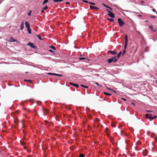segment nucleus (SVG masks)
<instances>
[{
  "label": "nucleus",
  "mask_w": 157,
  "mask_h": 157,
  "mask_svg": "<svg viewBox=\"0 0 157 157\" xmlns=\"http://www.w3.org/2000/svg\"><path fill=\"white\" fill-rule=\"evenodd\" d=\"M70 84L73 86H74L75 87H76V88H78V86H79V85L78 84H74L73 83H72V82H70Z\"/></svg>",
  "instance_id": "9d476101"
},
{
  "label": "nucleus",
  "mask_w": 157,
  "mask_h": 157,
  "mask_svg": "<svg viewBox=\"0 0 157 157\" xmlns=\"http://www.w3.org/2000/svg\"><path fill=\"white\" fill-rule=\"evenodd\" d=\"M23 109H24V110H26V109H26V108H23Z\"/></svg>",
  "instance_id": "3c124183"
},
{
  "label": "nucleus",
  "mask_w": 157,
  "mask_h": 157,
  "mask_svg": "<svg viewBox=\"0 0 157 157\" xmlns=\"http://www.w3.org/2000/svg\"><path fill=\"white\" fill-rule=\"evenodd\" d=\"M27 29L29 34H30L31 33V29L30 28Z\"/></svg>",
  "instance_id": "dca6fc26"
},
{
  "label": "nucleus",
  "mask_w": 157,
  "mask_h": 157,
  "mask_svg": "<svg viewBox=\"0 0 157 157\" xmlns=\"http://www.w3.org/2000/svg\"><path fill=\"white\" fill-rule=\"evenodd\" d=\"M150 17L151 18H155V16L151 15L150 16Z\"/></svg>",
  "instance_id": "ea45409f"
},
{
  "label": "nucleus",
  "mask_w": 157,
  "mask_h": 157,
  "mask_svg": "<svg viewBox=\"0 0 157 157\" xmlns=\"http://www.w3.org/2000/svg\"><path fill=\"white\" fill-rule=\"evenodd\" d=\"M105 131L106 132V133H107L108 135L109 134V131L108 128H106Z\"/></svg>",
  "instance_id": "6ab92c4d"
},
{
  "label": "nucleus",
  "mask_w": 157,
  "mask_h": 157,
  "mask_svg": "<svg viewBox=\"0 0 157 157\" xmlns=\"http://www.w3.org/2000/svg\"><path fill=\"white\" fill-rule=\"evenodd\" d=\"M125 44H124V49H126L128 44V36L127 35H126L125 36Z\"/></svg>",
  "instance_id": "20e7f679"
},
{
  "label": "nucleus",
  "mask_w": 157,
  "mask_h": 157,
  "mask_svg": "<svg viewBox=\"0 0 157 157\" xmlns=\"http://www.w3.org/2000/svg\"><path fill=\"white\" fill-rule=\"evenodd\" d=\"M108 52H109V53H111L113 55H115L117 54V53L115 52L112 51H108Z\"/></svg>",
  "instance_id": "2eb2a0df"
},
{
  "label": "nucleus",
  "mask_w": 157,
  "mask_h": 157,
  "mask_svg": "<svg viewBox=\"0 0 157 157\" xmlns=\"http://www.w3.org/2000/svg\"><path fill=\"white\" fill-rule=\"evenodd\" d=\"M126 49H124V50H123L122 53V55H124L126 53Z\"/></svg>",
  "instance_id": "b1692460"
},
{
  "label": "nucleus",
  "mask_w": 157,
  "mask_h": 157,
  "mask_svg": "<svg viewBox=\"0 0 157 157\" xmlns=\"http://www.w3.org/2000/svg\"><path fill=\"white\" fill-rule=\"evenodd\" d=\"M143 154L144 156H146L148 154L147 151L146 149L144 150L143 151Z\"/></svg>",
  "instance_id": "6e6552de"
},
{
  "label": "nucleus",
  "mask_w": 157,
  "mask_h": 157,
  "mask_svg": "<svg viewBox=\"0 0 157 157\" xmlns=\"http://www.w3.org/2000/svg\"><path fill=\"white\" fill-rule=\"evenodd\" d=\"M118 21L120 26L121 27L124 24V22L120 18L118 19Z\"/></svg>",
  "instance_id": "7ed1b4c3"
},
{
  "label": "nucleus",
  "mask_w": 157,
  "mask_h": 157,
  "mask_svg": "<svg viewBox=\"0 0 157 157\" xmlns=\"http://www.w3.org/2000/svg\"><path fill=\"white\" fill-rule=\"evenodd\" d=\"M24 81H25L29 82H30L31 83H32V81L31 80H25V79Z\"/></svg>",
  "instance_id": "cd10ccee"
},
{
  "label": "nucleus",
  "mask_w": 157,
  "mask_h": 157,
  "mask_svg": "<svg viewBox=\"0 0 157 157\" xmlns=\"http://www.w3.org/2000/svg\"><path fill=\"white\" fill-rule=\"evenodd\" d=\"M49 51L51 52H53V51L52 50H49Z\"/></svg>",
  "instance_id": "de8ad7c7"
},
{
  "label": "nucleus",
  "mask_w": 157,
  "mask_h": 157,
  "mask_svg": "<svg viewBox=\"0 0 157 157\" xmlns=\"http://www.w3.org/2000/svg\"><path fill=\"white\" fill-rule=\"evenodd\" d=\"M145 117L151 120L155 119L156 118V116L155 115H153L152 114H146Z\"/></svg>",
  "instance_id": "f257e3e1"
},
{
  "label": "nucleus",
  "mask_w": 157,
  "mask_h": 157,
  "mask_svg": "<svg viewBox=\"0 0 157 157\" xmlns=\"http://www.w3.org/2000/svg\"><path fill=\"white\" fill-rule=\"evenodd\" d=\"M79 157H85V155L82 154H80L79 155Z\"/></svg>",
  "instance_id": "bb28decb"
},
{
  "label": "nucleus",
  "mask_w": 157,
  "mask_h": 157,
  "mask_svg": "<svg viewBox=\"0 0 157 157\" xmlns=\"http://www.w3.org/2000/svg\"><path fill=\"white\" fill-rule=\"evenodd\" d=\"M48 74L49 75H54V73H48Z\"/></svg>",
  "instance_id": "f704fd0d"
},
{
  "label": "nucleus",
  "mask_w": 157,
  "mask_h": 157,
  "mask_svg": "<svg viewBox=\"0 0 157 157\" xmlns=\"http://www.w3.org/2000/svg\"><path fill=\"white\" fill-rule=\"evenodd\" d=\"M89 3L90 4H91V5H95V3H93V2H89Z\"/></svg>",
  "instance_id": "7c9ffc66"
},
{
  "label": "nucleus",
  "mask_w": 157,
  "mask_h": 157,
  "mask_svg": "<svg viewBox=\"0 0 157 157\" xmlns=\"http://www.w3.org/2000/svg\"><path fill=\"white\" fill-rule=\"evenodd\" d=\"M14 122L15 123H18V120H14Z\"/></svg>",
  "instance_id": "58836bf2"
},
{
  "label": "nucleus",
  "mask_w": 157,
  "mask_h": 157,
  "mask_svg": "<svg viewBox=\"0 0 157 157\" xmlns=\"http://www.w3.org/2000/svg\"><path fill=\"white\" fill-rule=\"evenodd\" d=\"M141 2H142V3H144V2L143 1H141Z\"/></svg>",
  "instance_id": "864d4df0"
},
{
  "label": "nucleus",
  "mask_w": 157,
  "mask_h": 157,
  "mask_svg": "<svg viewBox=\"0 0 157 157\" xmlns=\"http://www.w3.org/2000/svg\"><path fill=\"white\" fill-rule=\"evenodd\" d=\"M121 99L124 101H126V100L124 98H121Z\"/></svg>",
  "instance_id": "c03bdc74"
},
{
  "label": "nucleus",
  "mask_w": 157,
  "mask_h": 157,
  "mask_svg": "<svg viewBox=\"0 0 157 157\" xmlns=\"http://www.w3.org/2000/svg\"><path fill=\"white\" fill-rule=\"evenodd\" d=\"M112 126L113 127H115L116 126V125L115 124H113L112 123Z\"/></svg>",
  "instance_id": "c9c22d12"
},
{
  "label": "nucleus",
  "mask_w": 157,
  "mask_h": 157,
  "mask_svg": "<svg viewBox=\"0 0 157 157\" xmlns=\"http://www.w3.org/2000/svg\"><path fill=\"white\" fill-rule=\"evenodd\" d=\"M138 17H141V15H138Z\"/></svg>",
  "instance_id": "603ef678"
},
{
  "label": "nucleus",
  "mask_w": 157,
  "mask_h": 157,
  "mask_svg": "<svg viewBox=\"0 0 157 157\" xmlns=\"http://www.w3.org/2000/svg\"><path fill=\"white\" fill-rule=\"evenodd\" d=\"M132 105H135L134 104V103H132Z\"/></svg>",
  "instance_id": "6e6d98bb"
},
{
  "label": "nucleus",
  "mask_w": 157,
  "mask_h": 157,
  "mask_svg": "<svg viewBox=\"0 0 157 157\" xmlns=\"http://www.w3.org/2000/svg\"><path fill=\"white\" fill-rule=\"evenodd\" d=\"M48 8V7L47 6H45L43 8V10H46Z\"/></svg>",
  "instance_id": "2f4dec72"
},
{
  "label": "nucleus",
  "mask_w": 157,
  "mask_h": 157,
  "mask_svg": "<svg viewBox=\"0 0 157 157\" xmlns=\"http://www.w3.org/2000/svg\"><path fill=\"white\" fill-rule=\"evenodd\" d=\"M44 113L45 115H47L49 112V110L45 108H42Z\"/></svg>",
  "instance_id": "39448f33"
},
{
  "label": "nucleus",
  "mask_w": 157,
  "mask_h": 157,
  "mask_svg": "<svg viewBox=\"0 0 157 157\" xmlns=\"http://www.w3.org/2000/svg\"><path fill=\"white\" fill-rule=\"evenodd\" d=\"M152 10L154 12H155L157 13V12H156V10L154 9H152Z\"/></svg>",
  "instance_id": "a19ab883"
},
{
  "label": "nucleus",
  "mask_w": 157,
  "mask_h": 157,
  "mask_svg": "<svg viewBox=\"0 0 157 157\" xmlns=\"http://www.w3.org/2000/svg\"><path fill=\"white\" fill-rule=\"evenodd\" d=\"M48 2V0H44L43 2V5H44L45 4L47 3Z\"/></svg>",
  "instance_id": "5701e85b"
},
{
  "label": "nucleus",
  "mask_w": 157,
  "mask_h": 157,
  "mask_svg": "<svg viewBox=\"0 0 157 157\" xmlns=\"http://www.w3.org/2000/svg\"><path fill=\"white\" fill-rule=\"evenodd\" d=\"M25 73H28V72H25Z\"/></svg>",
  "instance_id": "4d7b16f0"
},
{
  "label": "nucleus",
  "mask_w": 157,
  "mask_h": 157,
  "mask_svg": "<svg viewBox=\"0 0 157 157\" xmlns=\"http://www.w3.org/2000/svg\"><path fill=\"white\" fill-rule=\"evenodd\" d=\"M28 14L29 16H30L31 15V12L28 13Z\"/></svg>",
  "instance_id": "79ce46f5"
},
{
  "label": "nucleus",
  "mask_w": 157,
  "mask_h": 157,
  "mask_svg": "<svg viewBox=\"0 0 157 157\" xmlns=\"http://www.w3.org/2000/svg\"><path fill=\"white\" fill-rule=\"evenodd\" d=\"M63 0H53L54 2H60L62 1Z\"/></svg>",
  "instance_id": "4be33fe9"
},
{
  "label": "nucleus",
  "mask_w": 157,
  "mask_h": 157,
  "mask_svg": "<svg viewBox=\"0 0 157 157\" xmlns=\"http://www.w3.org/2000/svg\"><path fill=\"white\" fill-rule=\"evenodd\" d=\"M106 10L109 13V12H111V11H110L108 9H106Z\"/></svg>",
  "instance_id": "a18cd8bd"
},
{
  "label": "nucleus",
  "mask_w": 157,
  "mask_h": 157,
  "mask_svg": "<svg viewBox=\"0 0 157 157\" xmlns=\"http://www.w3.org/2000/svg\"><path fill=\"white\" fill-rule=\"evenodd\" d=\"M65 3L67 4H70V3L68 2H66Z\"/></svg>",
  "instance_id": "49530a36"
},
{
  "label": "nucleus",
  "mask_w": 157,
  "mask_h": 157,
  "mask_svg": "<svg viewBox=\"0 0 157 157\" xmlns=\"http://www.w3.org/2000/svg\"><path fill=\"white\" fill-rule=\"evenodd\" d=\"M79 59L80 60H84L85 59H87L85 58L80 57L79 58Z\"/></svg>",
  "instance_id": "c756f323"
},
{
  "label": "nucleus",
  "mask_w": 157,
  "mask_h": 157,
  "mask_svg": "<svg viewBox=\"0 0 157 157\" xmlns=\"http://www.w3.org/2000/svg\"><path fill=\"white\" fill-rule=\"evenodd\" d=\"M88 118L90 119H91V117H92V116L90 114H88Z\"/></svg>",
  "instance_id": "473e14b6"
},
{
  "label": "nucleus",
  "mask_w": 157,
  "mask_h": 157,
  "mask_svg": "<svg viewBox=\"0 0 157 157\" xmlns=\"http://www.w3.org/2000/svg\"><path fill=\"white\" fill-rule=\"evenodd\" d=\"M122 54V52H120L117 55V57L118 58H119L120 57V55Z\"/></svg>",
  "instance_id": "412c9836"
},
{
  "label": "nucleus",
  "mask_w": 157,
  "mask_h": 157,
  "mask_svg": "<svg viewBox=\"0 0 157 157\" xmlns=\"http://www.w3.org/2000/svg\"><path fill=\"white\" fill-rule=\"evenodd\" d=\"M103 4V5L104 6H105V7H107V8H108V7H109V6H107L105 4H104L103 3V4Z\"/></svg>",
  "instance_id": "4c0bfd02"
},
{
  "label": "nucleus",
  "mask_w": 157,
  "mask_h": 157,
  "mask_svg": "<svg viewBox=\"0 0 157 157\" xmlns=\"http://www.w3.org/2000/svg\"><path fill=\"white\" fill-rule=\"evenodd\" d=\"M96 121L97 122H98V123H99V121H100V120H99V119H98V118H97V119H96Z\"/></svg>",
  "instance_id": "e433bc0d"
},
{
  "label": "nucleus",
  "mask_w": 157,
  "mask_h": 157,
  "mask_svg": "<svg viewBox=\"0 0 157 157\" xmlns=\"http://www.w3.org/2000/svg\"><path fill=\"white\" fill-rule=\"evenodd\" d=\"M44 10H43V9L41 11V13H43L44 12Z\"/></svg>",
  "instance_id": "09e8293b"
},
{
  "label": "nucleus",
  "mask_w": 157,
  "mask_h": 157,
  "mask_svg": "<svg viewBox=\"0 0 157 157\" xmlns=\"http://www.w3.org/2000/svg\"><path fill=\"white\" fill-rule=\"evenodd\" d=\"M149 27L150 29H151V30L153 32H155L156 30V29L154 28L152 26H149Z\"/></svg>",
  "instance_id": "ddd939ff"
},
{
  "label": "nucleus",
  "mask_w": 157,
  "mask_h": 157,
  "mask_svg": "<svg viewBox=\"0 0 157 157\" xmlns=\"http://www.w3.org/2000/svg\"><path fill=\"white\" fill-rule=\"evenodd\" d=\"M0 152H1V151H0Z\"/></svg>",
  "instance_id": "bf43d9fd"
},
{
  "label": "nucleus",
  "mask_w": 157,
  "mask_h": 157,
  "mask_svg": "<svg viewBox=\"0 0 157 157\" xmlns=\"http://www.w3.org/2000/svg\"><path fill=\"white\" fill-rule=\"evenodd\" d=\"M54 75H55V76H59V77H62V75H61L58 74H56V73H54Z\"/></svg>",
  "instance_id": "f3484780"
},
{
  "label": "nucleus",
  "mask_w": 157,
  "mask_h": 157,
  "mask_svg": "<svg viewBox=\"0 0 157 157\" xmlns=\"http://www.w3.org/2000/svg\"><path fill=\"white\" fill-rule=\"evenodd\" d=\"M96 85H98V83H96Z\"/></svg>",
  "instance_id": "5fc2aeb1"
},
{
  "label": "nucleus",
  "mask_w": 157,
  "mask_h": 157,
  "mask_svg": "<svg viewBox=\"0 0 157 157\" xmlns=\"http://www.w3.org/2000/svg\"><path fill=\"white\" fill-rule=\"evenodd\" d=\"M116 56H114L112 58H111L110 59H108L107 60V61L108 62V63H111L112 61H113L114 63L116 62L117 60V59H116Z\"/></svg>",
  "instance_id": "f03ea898"
},
{
  "label": "nucleus",
  "mask_w": 157,
  "mask_h": 157,
  "mask_svg": "<svg viewBox=\"0 0 157 157\" xmlns=\"http://www.w3.org/2000/svg\"><path fill=\"white\" fill-rule=\"evenodd\" d=\"M87 60L88 61H89L90 60L89 59H87Z\"/></svg>",
  "instance_id": "13d9d810"
},
{
  "label": "nucleus",
  "mask_w": 157,
  "mask_h": 157,
  "mask_svg": "<svg viewBox=\"0 0 157 157\" xmlns=\"http://www.w3.org/2000/svg\"><path fill=\"white\" fill-rule=\"evenodd\" d=\"M151 111H149V110H147L146 111V112H151Z\"/></svg>",
  "instance_id": "8fccbe9b"
},
{
  "label": "nucleus",
  "mask_w": 157,
  "mask_h": 157,
  "mask_svg": "<svg viewBox=\"0 0 157 157\" xmlns=\"http://www.w3.org/2000/svg\"><path fill=\"white\" fill-rule=\"evenodd\" d=\"M50 48H52V49H53L54 50H55L56 49V48L55 47H54L52 46H50Z\"/></svg>",
  "instance_id": "393cba45"
},
{
  "label": "nucleus",
  "mask_w": 157,
  "mask_h": 157,
  "mask_svg": "<svg viewBox=\"0 0 157 157\" xmlns=\"http://www.w3.org/2000/svg\"><path fill=\"white\" fill-rule=\"evenodd\" d=\"M104 94L105 95H107L108 96H110L111 95V94L110 93H107L106 92H104Z\"/></svg>",
  "instance_id": "a211bd4d"
},
{
  "label": "nucleus",
  "mask_w": 157,
  "mask_h": 157,
  "mask_svg": "<svg viewBox=\"0 0 157 157\" xmlns=\"http://www.w3.org/2000/svg\"><path fill=\"white\" fill-rule=\"evenodd\" d=\"M8 41L10 42H13L16 41V40L14 39L13 37H11L9 39Z\"/></svg>",
  "instance_id": "4468645a"
},
{
  "label": "nucleus",
  "mask_w": 157,
  "mask_h": 157,
  "mask_svg": "<svg viewBox=\"0 0 157 157\" xmlns=\"http://www.w3.org/2000/svg\"><path fill=\"white\" fill-rule=\"evenodd\" d=\"M81 86H82V87H84L85 88H88V87L87 86H85L83 85H81Z\"/></svg>",
  "instance_id": "c85d7f7f"
},
{
  "label": "nucleus",
  "mask_w": 157,
  "mask_h": 157,
  "mask_svg": "<svg viewBox=\"0 0 157 157\" xmlns=\"http://www.w3.org/2000/svg\"><path fill=\"white\" fill-rule=\"evenodd\" d=\"M108 15L110 17L112 18H114L115 17V15L114 13H113L111 12H109Z\"/></svg>",
  "instance_id": "0eeeda50"
},
{
  "label": "nucleus",
  "mask_w": 157,
  "mask_h": 157,
  "mask_svg": "<svg viewBox=\"0 0 157 157\" xmlns=\"http://www.w3.org/2000/svg\"><path fill=\"white\" fill-rule=\"evenodd\" d=\"M28 45H29L31 48H33L35 49L36 48V46L34 45L33 43H31L29 42V44H28Z\"/></svg>",
  "instance_id": "1a4fd4ad"
},
{
  "label": "nucleus",
  "mask_w": 157,
  "mask_h": 157,
  "mask_svg": "<svg viewBox=\"0 0 157 157\" xmlns=\"http://www.w3.org/2000/svg\"><path fill=\"white\" fill-rule=\"evenodd\" d=\"M107 19L111 22H113L114 21V19L112 18H107Z\"/></svg>",
  "instance_id": "aec40b11"
},
{
  "label": "nucleus",
  "mask_w": 157,
  "mask_h": 157,
  "mask_svg": "<svg viewBox=\"0 0 157 157\" xmlns=\"http://www.w3.org/2000/svg\"><path fill=\"white\" fill-rule=\"evenodd\" d=\"M90 8L92 10H98L99 9L98 7H96L92 6H90Z\"/></svg>",
  "instance_id": "423d86ee"
},
{
  "label": "nucleus",
  "mask_w": 157,
  "mask_h": 157,
  "mask_svg": "<svg viewBox=\"0 0 157 157\" xmlns=\"http://www.w3.org/2000/svg\"><path fill=\"white\" fill-rule=\"evenodd\" d=\"M24 22L23 21L21 22V25L20 27L21 30H22L24 28Z\"/></svg>",
  "instance_id": "f8f14e48"
},
{
  "label": "nucleus",
  "mask_w": 157,
  "mask_h": 157,
  "mask_svg": "<svg viewBox=\"0 0 157 157\" xmlns=\"http://www.w3.org/2000/svg\"><path fill=\"white\" fill-rule=\"evenodd\" d=\"M82 2L86 3H88L89 2L88 1L85 0H82Z\"/></svg>",
  "instance_id": "72a5a7b5"
},
{
  "label": "nucleus",
  "mask_w": 157,
  "mask_h": 157,
  "mask_svg": "<svg viewBox=\"0 0 157 157\" xmlns=\"http://www.w3.org/2000/svg\"><path fill=\"white\" fill-rule=\"evenodd\" d=\"M108 8H109V9L111 11H113L112 9L111 8V7H108Z\"/></svg>",
  "instance_id": "37998d69"
},
{
  "label": "nucleus",
  "mask_w": 157,
  "mask_h": 157,
  "mask_svg": "<svg viewBox=\"0 0 157 157\" xmlns=\"http://www.w3.org/2000/svg\"><path fill=\"white\" fill-rule=\"evenodd\" d=\"M37 36L39 40H42L41 37L39 35H37Z\"/></svg>",
  "instance_id": "a878e982"
},
{
  "label": "nucleus",
  "mask_w": 157,
  "mask_h": 157,
  "mask_svg": "<svg viewBox=\"0 0 157 157\" xmlns=\"http://www.w3.org/2000/svg\"><path fill=\"white\" fill-rule=\"evenodd\" d=\"M25 27L27 29L30 28V26L28 21H26L25 22Z\"/></svg>",
  "instance_id": "9b49d317"
}]
</instances>
